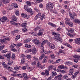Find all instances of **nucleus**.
<instances>
[{
	"label": "nucleus",
	"instance_id": "f257e3e1",
	"mask_svg": "<svg viewBox=\"0 0 80 80\" xmlns=\"http://www.w3.org/2000/svg\"><path fill=\"white\" fill-rule=\"evenodd\" d=\"M52 34L54 35V37L53 38V40L56 41V42H62V40L59 37L60 36V34L59 33L52 32Z\"/></svg>",
	"mask_w": 80,
	"mask_h": 80
},
{
	"label": "nucleus",
	"instance_id": "f03ea898",
	"mask_svg": "<svg viewBox=\"0 0 80 80\" xmlns=\"http://www.w3.org/2000/svg\"><path fill=\"white\" fill-rule=\"evenodd\" d=\"M46 7L48 10H50L52 12H53L52 9L53 8V4L51 2H48L46 4Z\"/></svg>",
	"mask_w": 80,
	"mask_h": 80
},
{
	"label": "nucleus",
	"instance_id": "7ed1b4c3",
	"mask_svg": "<svg viewBox=\"0 0 80 80\" xmlns=\"http://www.w3.org/2000/svg\"><path fill=\"white\" fill-rule=\"evenodd\" d=\"M6 40L10 41V38L7 37L3 39H0V42L2 43H7V41H6Z\"/></svg>",
	"mask_w": 80,
	"mask_h": 80
},
{
	"label": "nucleus",
	"instance_id": "20e7f679",
	"mask_svg": "<svg viewBox=\"0 0 80 80\" xmlns=\"http://www.w3.org/2000/svg\"><path fill=\"white\" fill-rule=\"evenodd\" d=\"M33 42L35 45H37V46H40L41 44V42L40 40H38L37 38L33 40Z\"/></svg>",
	"mask_w": 80,
	"mask_h": 80
},
{
	"label": "nucleus",
	"instance_id": "39448f33",
	"mask_svg": "<svg viewBox=\"0 0 80 80\" xmlns=\"http://www.w3.org/2000/svg\"><path fill=\"white\" fill-rule=\"evenodd\" d=\"M48 44L51 49H54L55 48V45L49 42H48Z\"/></svg>",
	"mask_w": 80,
	"mask_h": 80
},
{
	"label": "nucleus",
	"instance_id": "423d86ee",
	"mask_svg": "<svg viewBox=\"0 0 80 80\" xmlns=\"http://www.w3.org/2000/svg\"><path fill=\"white\" fill-rule=\"evenodd\" d=\"M48 42V40H44V41H42V42L41 43V48H44V47H43V45L47 43Z\"/></svg>",
	"mask_w": 80,
	"mask_h": 80
},
{
	"label": "nucleus",
	"instance_id": "0eeeda50",
	"mask_svg": "<svg viewBox=\"0 0 80 80\" xmlns=\"http://www.w3.org/2000/svg\"><path fill=\"white\" fill-rule=\"evenodd\" d=\"M39 18L41 20H43V19L46 18V16L44 14H42L41 16L39 17Z\"/></svg>",
	"mask_w": 80,
	"mask_h": 80
},
{
	"label": "nucleus",
	"instance_id": "6e6552de",
	"mask_svg": "<svg viewBox=\"0 0 80 80\" xmlns=\"http://www.w3.org/2000/svg\"><path fill=\"white\" fill-rule=\"evenodd\" d=\"M74 40L76 44H80V38L75 39Z\"/></svg>",
	"mask_w": 80,
	"mask_h": 80
},
{
	"label": "nucleus",
	"instance_id": "1a4fd4ad",
	"mask_svg": "<svg viewBox=\"0 0 80 80\" xmlns=\"http://www.w3.org/2000/svg\"><path fill=\"white\" fill-rule=\"evenodd\" d=\"M69 15L70 16V19H71V20H73V19H74L75 18V16H73V14L71 12H69Z\"/></svg>",
	"mask_w": 80,
	"mask_h": 80
},
{
	"label": "nucleus",
	"instance_id": "9d476101",
	"mask_svg": "<svg viewBox=\"0 0 80 80\" xmlns=\"http://www.w3.org/2000/svg\"><path fill=\"white\" fill-rule=\"evenodd\" d=\"M48 25H51V27H54V28H56V27H57V25H56L55 24L52 23L50 22L48 23Z\"/></svg>",
	"mask_w": 80,
	"mask_h": 80
},
{
	"label": "nucleus",
	"instance_id": "9b49d317",
	"mask_svg": "<svg viewBox=\"0 0 80 80\" xmlns=\"http://www.w3.org/2000/svg\"><path fill=\"white\" fill-rule=\"evenodd\" d=\"M22 75L25 80H28V76H27V73H23L22 74Z\"/></svg>",
	"mask_w": 80,
	"mask_h": 80
},
{
	"label": "nucleus",
	"instance_id": "f8f14e48",
	"mask_svg": "<svg viewBox=\"0 0 80 80\" xmlns=\"http://www.w3.org/2000/svg\"><path fill=\"white\" fill-rule=\"evenodd\" d=\"M69 75H73V69H71L69 70Z\"/></svg>",
	"mask_w": 80,
	"mask_h": 80
},
{
	"label": "nucleus",
	"instance_id": "ddd939ff",
	"mask_svg": "<svg viewBox=\"0 0 80 80\" xmlns=\"http://www.w3.org/2000/svg\"><path fill=\"white\" fill-rule=\"evenodd\" d=\"M32 53L35 54L37 53V49L35 48H33L32 50Z\"/></svg>",
	"mask_w": 80,
	"mask_h": 80
},
{
	"label": "nucleus",
	"instance_id": "4468645a",
	"mask_svg": "<svg viewBox=\"0 0 80 80\" xmlns=\"http://www.w3.org/2000/svg\"><path fill=\"white\" fill-rule=\"evenodd\" d=\"M30 42V39L28 38L27 39L25 40H24L23 41L24 43H29V42Z\"/></svg>",
	"mask_w": 80,
	"mask_h": 80
},
{
	"label": "nucleus",
	"instance_id": "2eb2a0df",
	"mask_svg": "<svg viewBox=\"0 0 80 80\" xmlns=\"http://www.w3.org/2000/svg\"><path fill=\"white\" fill-rule=\"evenodd\" d=\"M73 58L77 59L78 58V60H79L80 58V56L77 55H74L73 56Z\"/></svg>",
	"mask_w": 80,
	"mask_h": 80
},
{
	"label": "nucleus",
	"instance_id": "dca6fc26",
	"mask_svg": "<svg viewBox=\"0 0 80 80\" xmlns=\"http://www.w3.org/2000/svg\"><path fill=\"white\" fill-rule=\"evenodd\" d=\"M7 17H2V23H5V21L7 20Z\"/></svg>",
	"mask_w": 80,
	"mask_h": 80
},
{
	"label": "nucleus",
	"instance_id": "f3484780",
	"mask_svg": "<svg viewBox=\"0 0 80 80\" xmlns=\"http://www.w3.org/2000/svg\"><path fill=\"white\" fill-rule=\"evenodd\" d=\"M27 23H23L21 24V27L22 28H27Z\"/></svg>",
	"mask_w": 80,
	"mask_h": 80
},
{
	"label": "nucleus",
	"instance_id": "a211bd4d",
	"mask_svg": "<svg viewBox=\"0 0 80 80\" xmlns=\"http://www.w3.org/2000/svg\"><path fill=\"white\" fill-rule=\"evenodd\" d=\"M66 65H73V62L70 61H67L66 62Z\"/></svg>",
	"mask_w": 80,
	"mask_h": 80
},
{
	"label": "nucleus",
	"instance_id": "6ab92c4d",
	"mask_svg": "<svg viewBox=\"0 0 80 80\" xmlns=\"http://www.w3.org/2000/svg\"><path fill=\"white\" fill-rule=\"evenodd\" d=\"M8 69L9 72H12L13 71V69L10 66L8 68Z\"/></svg>",
	"mask_w": 80,
	"mask_h": 80
},
{
	"label": "nucleus",
	"instance_id": "aec40b11",
	"mask_svg": "<svg viewBox=\"0 0 80 80\" xmlns=\"http://www.w3.org/2000/svg\"><path fill=\"white\" fill-rule=\"evenodd\" d=\"M44 56H45L44 53L42 54L41 56L39 57V60H42Z\"/></svg>",
	"mask_w": 80,
	"mask_h": 80
},
{
	"label": "nucleus",
	"instance_id": "412c9836",
	"mask_svg": "<svg viewBox=\"0 0 80 80\" xmlns=\"http://www.w3.org/2000/svg\"><path fill=\"white\" fill-rule=\"evenodd\" d=\"M33 59L34 60H35V61H37V62H39V59H38V58H37L35 56H34L33 58Z\"/></svg>",
	"mask_w": 80,
	"mask_h": 80
},
{
	"label": "nucleus",
	"instance_id": "4be33fe9",
	"mask_svg": "<svg viewBox=\"0 0 80 80\" xmlns=\"http://www.w3.org/2000/svg\"><path fill=\"white\" fill-rule=\"evenodd\" d=\"M12 20L13 22H15V21L17 20V19L16 16H15V15H13L12 16Z\"/></svg>",
	"mask_w": 80,
	"mask_h": 80
},
{
	"label": "nucleus",
	"instance_id": "5701e85b",
	"mask_svg": "<svg viewBox=\"0 0 80 80\" xmlns=\"http://www.w3.org/2000/svg\"><path fill=\"white\" fill-rule=\"evenodd\" d=\"M25 62V59L23 58L21 60L20 64L22 65V64H23Z\"/></svg>",
	"mask_w": 80,
	"mask_h": 80
},
{
	"label": "nucleus",
	"instance_id": "b1692460",
	"mask_svg": "<svg viewBox=\"0 0 80 80\" xmlns=\"http://www.w3.org/2000/svg\"><path fill=\"white\" fill-rule=\"evenodd\" d=\"M15 54L13 53L12 54V57H11V58L12 60H14L15 59Z\"/></svg>",
	"mask_w": 80,
	"mask_h": 80
},
{
	"label": "nucleus",
	"instance_id": "393cba45",
	"mask_svg": "<svg viewBox=\"0 0 80 80\" xmlns=\"http://www.w3.org/2000/svg\"><path fill=\"white\" fill-rule=\"evenodd\" d=\"M25 47H26V48H30L31 47H32V45H31V44H26L25 45Z\"/></svg>",
	"mask_w": 80,
	"mask_h": 80
},
{
	"label": "nucleus",
	"instance_id": "a878e982",
	"mask_svg": "<svg viewBox=\"0 0 80 80\" xmlns=\"http://www.w3.org/2000/svg\"><path fill=\"white\" fill-rule=\"evenodd\" d=\"M14 13H15V15H17V16H18V15H19V13H20V12H19V11H18V10L15 11H14Z\"/></svg>",
	"mask_w": 80,
	"mask_h": 80
},
{
	"label": "nucleus",
	"instance_id": "bb28decb",
	"mask_svg": "<svg viewBox=\"0 0 80 80\" xmlns=\"http://www.w3.org/2000/svg\"><path fill=\"white\" fill-rule=\"evenodd\" d=\"M45 54H48V53H53V52L52 50H50L48 51V52H44Z\"/></svg>",
	"mask_w": 80,
	"mask_h": 80
},
{
	"label": "nucleus",
	"instance_id": "cd10ccee",
	"mask_svg": "<svg viewBox=\"0 0 80 80\" xmlns=\"http://www.w3.org/2000/svg\"><path fill=\"white\" fill-rule=\"evenodd\" d=\"M50 58H52V59H55V55H54V54H51V55L50 56Z\"/></svg>",
	"mask_w": 80,
	"mask_h": 80
},
{
	"label": "nucleus",
	"instance_id": "c85d7f7f",
	"mask_svg": "<svg viewBox=\"0 0 80 80\" xmlns=\"http://www.w3.org/2000/svg\"><path fill=\"white\" fill-rule=\"evenodd\" d=\"M74 22H75L76 23H80V21L78 19H76L74 20Z\"/></svg>",
	"mask_w": 80,
	"mask_h": 80
},
{
	"label": "nucleus",
	"instance_id": "c756f323",
	"mask_svg": "<svg viewBox=\"0 0 80 80\" xmlns=\"http://www.w3.org/2000/svg\"><path fill=\"white\" fill-rule=\"evenodd\" d=\"M39 32L38 33V36H42L43 35V32L39 31Z\"/></svg>",
	"mask_w": 80,
	"mask_h": 80
},
{
	"label": "nucleus",
	"instance_id": "7c9ffc66",
	"mask_svg": "<svg viewBox=\"0 0 80 80\" xmlns=\"http://www.w3.org/2000/svg\"><path fill=\"white\" fill-rule=\"evenodd\" d=\"M8 49H5L3 50L2 52V53H7V52H8Z\"/></svg>",
	"mask_w": 80,
	"mask_h": 80
},
{
	"label": "nucleus",
	"instance_id": "2f4dec72",
	"mask_svg": "<svg viewBox=\"0 0 80 80\" xmlns=\"http://www.w3.org/2000/svg\"><path fill=\"white\" fill-rule=\"evenodd\" d=\"M34 2L36 3H40V2H42V0H34Z\"/></svg>",
	"mask_w": 80,
	"mask_h": 80
},
{
	"label": "nucleus",
	"instance_id": "473e14b6",
	"mask_svg": "<svg viewBox=\"0 0 80 80\" xmlns=\"http://www.w3.org/2000/svg\"><path fill=\"white\" fill-rule=\"evenodd\" d=\"M65 45L67 47H69V48H72V47L68 43H66Z\"/></svg>",
	"mask_w": 80,
	"mask_h": 80
},
{
	"label": "nucleus",
	"instance_id": "72a5a7b5",
	"mask_svg": "<svg viewBox=\"0 0 80 80\" xmlns=\"http://www.w3.org/2000/svg\"><path fill=\"white\" fill-rule=\"evenodd\" d=\"M22 45H23V43H18L17 44V47L18 48V47H21V46H22Z\"/></svg>",
	"mask_w": 80,
	"mask_h": 80
},
{
	"label": "nucleus",
	"instance_id": "f704fd0d",
	"mask_svg": "<svg viewBox=\"0 0 80 80\" xmlns=\"http://www.w3.org/2000/svg\"><path fill=\"white\" fill-rule=\"evenodd\" d=\"M2 66H3V67H4L5 68V67H7V65L6 64H5V62H4L2 61Z\"/></svg>",
	"mask_w": 80,
	"mask_h": 80
},
{
	"label": "nucleus",
	"instance_id": "c9c22d12",
	"mask_svg": "<svg viewBox=\"0 0 80 80\" xmlns=\"http://www.w3.org/2000/svg\"><path fill=\"white\" fill-rule=\"evenodd\" d=\"M20 36L19 35H17L16 37V38H15V40H18V39H20Z\"/></svg>",
	"mask_w": 80,
	"mask_h": 80
},
{
	"label": "nucleus",
	"instance_id": "e433bc0d",
	"mask_svg": "<svg viewBox=\"0 0 80 80\" xmlns=\"http://www.w3.org/2000/svg\"><path fill=\"white\" fill-rule=\"evenodd\" d=\"M50 73V72L46 70L45 71V74L47 75V76H48L49 75V73Z\"/></svg>",
	"mask_w": 80,
	"mask_h": 80
},
{
	"label": "nucleus",
	"instance_id": "4c0bfd02",
	"mask_svg": "<svg viewBox=\"0 0 80 80\" xmlns=\"http://www.w3.org/2000/svg\"><path fill=\"white\" fill-rule=\"evenodd\" d=\"M58 68L61 69L64 68V65H61L59 66H58Z\"/></svg>",
	"mask_w": 80,
	"mask_h": 80
},
{
	"label": "nucleus",
	"instance_id": "58836bf2",
	"mask_svg": "<svg viewBox=\"0 0 80 80\" xmlns=\"http://www.w3.org/2000/svg\"><path fill=\"white\" fill-rule=\"evenodd\" d=\"M5 47V45H3L2 46H0V51H2L3 49Z\"/></svg>",
	"mask_w": 80,
	"mask_h": 80
},
{
	"label": "nucleus",
	"instance_id": "ea45409f",
	"mask_svg": "<svg viewBox=\"0 0 80 80\" xmlns=\"http://www.w3.org/2000/svg\"><path fill=\"white\" fill-rule=\"evenodd\" d=\"M8 63L9 65H12L13 64V61H9Z\"/></svg>",
	"mask_w": 80,
	"mask_h": 80
},
{
	"label": "nucleus",
	"instance_id": "a19ab883",
	"mask_svg": "<svg viewBox=\"0 0 80 80\" xmlns=\"http://www.w3.org/2000/svg\"><path fill=\"white\" fill-rule=\"evenodd\" d=\"M68 25H69L70 27H73V22H68Z\"/></svg>",
	"mask_w": 80,
	"mask_h": 80
},
{
	"label": "nucleus",
	"instance_id": "79ce46f5",
	"mask_svg": "<svg viewBox=\"0 0 80 80\" xmlns=\"http://www.w3.org/2000/svg\"><path fill=\"white\" fill-rule=\"evenodd\" d=\"M16 76L18 77H20L21 78H23V76H22V75L21 74H17L16 75Z\"/></svg>",
	"mask_w": 80,
	"mask_h": 80
},
{
	"label": "nucleus",
	"instance_id": "37998d69",
	"mask_svg": "<svg viewBox=\"0 0 80 80\" xmlns=\"http://www.w3.org/2000/svg\"><path fill=\"white\" fill-rule=\"evenodd\" d=\"M40 48L41 49V51L40 53H43V52H44V48H41V47H40Z\"/></svg>",
	"mask_w": 80,
	"mask_h": 80
},
{
	"label": "nucleus",
	"instance_id": "c03bdc74",
	"mask_svg": "<svg viewBox=\"0 0 80 80\" xmlns=\"http://www.w3.org/2000/svg\"><path fill=\"white\" fill-rule=\"evenodd\" d=\"M15 46H16V44L14 43H12L11 45L10 48H14V47H15Z\"/></svg>",
	"mask_w": 80,
	"mask_h": 80
},
{
	"label": "nucleus",
	"instance_id": "a18cd8bd",
	"mask_svg": "<svg viewBox=\"0 0 80 80\" xmlns=\"http://www.w3.org/2000/svg\"><path fill=\"white\" fill-rule=\"evenodd\" d=\"M41 64H40V62H38L37 63V67L38 68H40V67L41 66Z\"/></svg>",
	"mask_w": 80,
	"mask_h": 80
},
{
	"label": "nucleus",
	"instance_id": "49530a36",
	"mask_svg": "<svg viewBox=\"0 0 80 80\" xmlns=\"http://www.w3.org/2000/svg\"><path fill=\"white\" fill-rule=\"evenodd\" d=\"M13 5L15 8H18V5H17V4L15 3H13Z\"/></svg>",
	"mask_w": 80,
	"mask_h": 80
},
{
	"label": "nucleus",
	"instance_id": "de8ad7c7",
	"mask_svg": "<svg viewBox=\"0 0 80 80\" xmlns=\"http://www.w3.org/2000/svg\"><path fill=\"white\" fill-rule=\"evenodd\" d=\"M62 75L60 74L59 75H57L55 76V78H61V77H62Z\"/></svg>",
	"mask_w": 80,
	"mask_h": 80
},
{
	"label": "nucleus",
	"instance_id": "09e8293b",
	"mask_svg": "<svg viewBox=\"0 0 80 80\" xmlns=\"http://www.w3.org/2000/svg\"><path fill=\"white\" fill-rule=\"evenodd\" d=\"M34 10L35 12H40V10L37 8H34Z\"/></svg>",
	"mask_w": 80,
	"mask_h": 80
},
{
	"label": "nucleus",
	"instance_id": "8fccbe9b",
	"mask_svg": "<svg viewBox=\"0 0 80 80\" xmlns=\"http://www.w3.org/2000/svg\"><path fill=\"white\" fill-rule=\"evenodd\" d=\"M21 17H23V18H25L26 17V14L24 13H22L21 15Z\"/></svg>",
	"mask_w": 80,
	"mask_h": 80
},
{
	"label": "nucleus",
	"instance_id": "3c124183",
	"mask_svg": "<svg viewBox=\"0 0 80 80\" xmlns=\"http://www.w3.org/2000/svg\"><path fill=\"white\" fill-rule=\"evenodd\" d=\"M67 35L68 36H69L70 37L72 38L73 37V36L69 32L67 33Z\"/></svg>",
	"mask_w": 80,
	"mask_h": 80
},
{
	"label": "nucleus",
	"instance_id": "603ef678",
	"mask_svg": "<svg viewBox=\"0 0 80 80\" xmlns=\"http://www.w3.org/2000/svg\"><path fill=\"white\" fill-rule=\"evenodd\" d=\"M74 31V30H73V29L71 28L70 30H68V32H70V33H73V31Z\"/></svg>",
	"mask_w": 80,
	"mask_h": 80
},
{
	"label": "nucleus",
	"instance_id": "864d4df0",
	"mask_svg": "<svg viewBox=\"0 0 80 80\" xmlns=\"http://www.w3.org/2000/svg\"><path fill=\"white\" fill-rule=\"evenodd\" d=\"M35 33V32L31 31L29 32V34L30 35H33V34Z\"/></svg>",
	"mask_w": 80,
	"mask_h": 80
},
{
	"label": "nucleus",
	"instance_id": "5fc2aeb1",
	"mask_svg": "<svg viewBox=\"0 0 80 80\" xmlns=\"http://www.w3.org/2000/svg\"><path fill=\"white\" fill-rule=\"evenodd\" d=\"M53 69V66H50L48 68V70H52Z\"/></svg>",
	"mask_w": 80,
	"mask_h": 80
},
{
	"label": "nucleus",
	"instance_id": "6e6d98bb",
	"mask_svg": "<svg viewBox=\"0 0 80 80\" xmlns=\"http://www.w3.org/2000/svg\"><path fill=\"white\" fill-rule=\"evenodd\" d=\"M79 73V71H77L75 72L74 73V76H77V75Z\"/></svg>",
	"mask_w": 80,
	"mask_h": 80
},
{
	"label": "nucleus",
	"instance_id": "4d7b16f0",
	"mask_svg": "<svg viewBox=\"0 0 80 80\" xmlns=\"http://www.w3.org/2000/svg\"><path fill=\"white\" fill-rule=\"evenodd\" d=\"M23 70H25L27 69V67L25 66H23L21 68Z\"/></svg>",
	"mask_w": 80,
	"mask_h": 80
},
{
	"label": "nucleus",
	"instance_id": "13d9d810",
	"mask_svg": "<svg viewBox=\"0 0 80 80\" xmlns=\"http://www.w3.org/2000/svg\"><path fill=\"white\" fill-rule=\"evenodd\" d=\"M32 50L31 49H27L26 51V53H29V52H31Z\"/></svg>",
	"mask_w": 80,
	"mask_h": 80
},
{
	"label": "nucleus",
	"instance_id": "bf43d9fd",
	"mask_svg": "<svg viewBox=\"0 0 80 80\" xmlns=\"http://www.w3.org/2000/svg\"><path fill=\"white\" fill-rule=\"evenodd\" d=\"M26 3L27 5H28L29 6H30L31 5V2L29 1H27L26 2Z\"/></svg>",
	"mask_w": 80,
	"mask_h": 80
},
{
	"label": "nucleus",
	"instance_id": "052dcab7",
	"mask_svg": "<svg viewBox=\"0 0 80 80\" xmlns=\"http://www.w3.org/2000/svg\"><path fill=\"white\" fill-rule=\"evenodd\" d=\"M26 11H27L28 12H32V9H31V8H28L27 9Z\"/></svg>",
	"mask_w": 80,
	"mask_h": 80
},
{
	"label": "nucleus",
	"instance_id": "680f3d73",
	"mask_svg": "<svg viewBox=\"0 0 80 80\" xmlns=\"http://www.w3.org/2000/svg\"><path fill=\"white\" fill-rule=\"evenodd\" d=\"M1 78H3V80H7V78H6V77H5L4 76H2L1 77Z\"/></svg>",
	"mask_w": 80,
	"mask_h": 80
},
{
	"label": "nucleus",
	"instance_id": "e2e57ef3",
	"mask_svg": "<svg viewBox=\"0 0 80 80\" xmlns=\"http://www.w3.org/2000/svg\"><path fill=\"white\" fill-rule=\"evenodd\" d=\"M28 30L27 28H24L22 30V31L24 32H27Z\"/></svg>",
	"mask_w": 80,
	"mask_h": 80
},
{
	"label": "nucleus",
	"instance_id": "0e129e2a",
	"mask_svg": "<svg viewBox=\"0 0 80 80\" xmlns=\"http://www.w3.org/2000/svg\"><path fill=\"white\" fill-rule=\"evenodd\" d=\"M27 58H28V59H30L31 58H32V57H31V56L30 55H28L26 56Z\"/></svg>",
	"mask_w": 80,
	"mask_h": 80
},
{
	"label": "nucleus",
	"instance_id": "69168bd1",
	"mask_svg": "<svg viewBox=\"0 0 80 80\" xmlns=\"http://www.w3.org/2000/svg\"><path fill=\"white\" fill-rule=\"evenodd\" d=\"M68 78V76L67 75H65L63 76V78L64 79H67Z\"/></svg>",
	"mask_w": 80,
	"mask_h": 80
},
{
	"label": "nucleus",
	"instance_id": "338daca9",
	"mask_svg": "<svg viewBox=\"0 0 80 80\" xmlns=\"http://www.w3.org/2000/svg\"><path fill=\"white\" fill-rule=\"evenodd\" d=\"M14 70H18V69H19V67H18V66L15 67L14 68Z\"/></svg>",
	"mask_w": 80,
	"mask_h": 80
},
{
	"label": "nucleus",
	"instance_id": "774afa93",
	"mask_svg": "<svg viewBox=\"0 0 80 80\" xmlns=\"http://www.w3.org/2000/svg\"><path fill=\"white\" fill-rule=\"evenodd\" d=\"M47 60H46V59L44 58L43 60L42 61V63H46V62H47Z\"/></svg>",
	"mask_w": 80,
	"mask_h": 80
}]
</instances>
